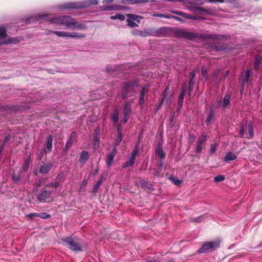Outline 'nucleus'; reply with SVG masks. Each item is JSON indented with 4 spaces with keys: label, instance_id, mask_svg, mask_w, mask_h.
<instances>
[{
    "label": "nucleus",
    "instance_id": "nucleus-1",
    "mask_svg": "<svg viewBox=\"0 0 262 262\" xmlns=\"http://www.w3.org/2000/svg\"><path fill=\"white\" fill-rule=\"evenodd\" d=\"M40 17L46 18L47 21L51 24L63 25L68 27L81 28V25H77V22L69 16H56L51 14L45 15Z\"/></svg>",
    "mask_w": 262,
    "mask_h": 262
},
{
    "label": "nucleus",
    "instance_id": "nucleus-2",
    "mask_svg": "<svg viewBox=\"0 0 262 262\" xmlns=\"http://www.w3.org/2000/svg\"><path fill=\"white\" fill-rule=\"evenodd\" d=\"M98 0H87L81 3H68L64 5L63 9H79L89 7L93 5H97Z\"/></svg>",
    "mask_w": 262,
    "mask_h": 262
},
{
    "label": "nucleus",
    "instance_id": "nucleus-3",
    "mask_svg": "<svg viewBox=\"0 0 262 262\" xmlns=\"http://www.w3.org/2000/svg\"><path fill=\"white\" fill-rule=\"evenodd\" d=\"M64 242L72 250L74 251H81V248L77 239L72 237H68L64 239Z\"/></svg>",
    "mask_w": 262,
    "mask_h": 262
},
{
    "label": "nucleus",
    "instance_id": "nucleus-4",
    "mask_svg": "<svg viewBox=\"0 0 262 262\" xmlns=\"http://www.w3.org/2000/svg\"><path fill=\"white\" fill-rule=\"evenodd\" d=\"M52 141L53 138L51 136H50L47 139L46 147L42 148L39 153L38 154V158L39 160H41L44 155L47 153L51 152L52 149Z\"/></svg>",
    "mask_w": 262,
    "mask_h": 262
},
{
    "label": "nucleus",
    "instance_id": "nucleus-5",
    "mask_svg": "<svg viewBox=\"0 0 262 262\" xmlns=\"http://www.w3.org/2000/svg\"><path fill=\"white\" fill-rule=\"evenodd\" d=\"M220 243L221 241L219 239H216L214 241L206 243L203 245L201 248L199 249L198 252L200 253H203L205 252L206 251L208 250L209 249L214 248H217L219 247Z\"/></svg>",
    "mask_w": 262,
    "mask_h": 262
},
{
    "label": "nucleus",
    "instance_id": "nucleus-6",
    "mask_svg": "<svg viewBox=\"0 0 262 262\" xmlns=\"http://www.w3.org/2000/svg\"><path fill=\"white\" fill-rule=\"evenodd\" d=\"M126 16H127V25L129 27L133 28L138 26L141 19L140 16L132 14H126Z\"/></svg>",
    "mask_w": 262,
    "mask_h": 262
},
{
    "label": "nucleus",
    "instance_id": "nucleus-7",
    "mask_svg": "<svg viewBox=\"0 0 262 262\" xmlns=\"http://www.w3.org/2000/svg\"><path fill=\"white\" fill-rule=\"evenodd\" d=\"M52 191H47L45 189L42 190L41 192L38 195L37 200L40 202H47L51 195H52Z\"/></svg>",
    "mask_w": 262,
    "mask_h": 262
},
{
    "label": "nucleus",
    "instance_id": "nucleus-8",
    "mask_svg": "<svg viewBox=\"0 0 262 262\" xmlns=\"http://www.w3.org/2000/svg\"><path fill=\"white\" fill-rule=\"evenodd\" d=\"M116 153L117 149L116 147H114L111 152L107 157L106 164L108 167L112 165Z\"/></svg>",
    "mask_w": 262,
    "mask_h": 262
},
{
    "label": "nucleus",
    "instance_id": "nucleus-9",
    "mask_svg": "<svg viewBox=\"0 0 262 262\" xmlns=\"http://www.w3.org/2000/svg\"><path fill=\"white\" fill-rule=\"evenodd\" d=\"M89 159V152L86 150L82 151L80 154L79 161L80 163L85 164Z\"/></svg>",
    "mask_w": 262,
    "mask_h": 262
},
{
    "label": "nucleus",
    "instance_id": "nucleus-10",
    "mask_svg": "<svg viewBox=\"0 0 262 262\" xmlns=\"http://www.w3.org/2000/svg\"><path fill=\"white\" fill-rule=\"evenodd\" d=\"M148 90V86H145L143 87L142 90L140 92V99H139V104L140 105H143L144 102V96L146 92H147Z\"/></svg>",
    "mask_w": 262,
    "mask_h": 262
},
{
    "label": "nucleus",
    "instance_id": "nucleus-11",
    "mask_svg": "<svg viewBox=\"0 0 262 262\" xmlns=\"http://www.w3.org/2000/svg\"><path fill=\"white\" fill-rule=\"evenodd\" d=\"M52 167V164L51 163H46L41 166L39 172L41 173H46Z\"/></svg>",
    "mask_w": 262,
    "mask_h": 262
},
{
    "label": "nucleus",
    "instance_id": "nucleus-12",
    "mask_svg": "<svg viewBox=\"0 0 262 262\" xmlns=\"http://www.w3.org/2000/svg\"><path fill=\"white\" fill-rule=\"evenodd\" d=\"M251 75V71L250 70H247L243 73V79L242 80V85L243 87L245 83H247L249 81L250 76Z\"/></svg>",
    "mask_w": 262,
    "mask_h": 262
},
{
    "label": "nucleus",
    "instance_id": "nucleus-13",
    "mask_svg": "<svg viewBox=\"0 0 262 262\" xmlns=\"http://www.w3.org/2000/svg\"><path fill=\"white\" fill-rule=\"evenodd\" d=\"M54 34L56 35L59 37H67L68 38H70V32L66 31H54L53 32Z\"/></svg>",
    "mask_w": 262,
    "mask_h": 262
},
{
    "label": "nucleus",
    "instance_id": "nucleus-14",
    "mask_svg": "<svg viewBox=\"0 0 262 262\" xmlns=\"http://www.w3.org/2000/svg\"><path fill=\"white\" fill-rule=\"evenodd\" d=\"M237 156L231 152H228L224 158V160L226 162L229 161H233L236 159Z\"/></svg>",
    "mask_w": 262,
    "mask_h": 262
},
{
    "label": "nucleus",
    "instance_id": "nucleus-15",
    "mask_svg": "<svg viewBox=\"0 0 262 262\" xmlns=\"http://www.w3.org/2000/svg\"><path fill=\"white\" fill-rule=\"evenodd\" d=\"M62 176L58 174L56 179V181L54 183H51L47 185L48 186L52 187L54 188H57L59 184V181L61 178Z\"/></svg>",
    "mask_w": 262,
    "mask_h": 262
},
{
    "label": "nucleus",
    "instance_id": "nucleus-16",
    "mask_svg": "<svg viewBox=\"0 0 262 262\" xmlns=\"http://www.w3.org/2000/svg\"><path fill=\"white\" fill-rule=\"evenodd\" d=\"M70 35L71 38H81L85 36V34L77 32H70Z\"/></svg>",
    "mask_w": 262,
    "mask_h": 262
},
{
    "label": "nucleus",
    "instance_id": "nucleus-17",
    "mask_svg": "<svg viewBox=\"0 0 262 262\" xmlns=\"http://www.w3.org/2000/svg\"><path fill=\"white\" fill-rule=\"evenodd\" d=\"M135 158H134V157L130 156L129 160L127 162L123 163V164L122 165V167L126 168V167H127L129 166H133L135 162Z\"/></svg>",
    "mask_w": 262,
    "mask_h": 262
},
{
    "label": "nucleus",
    "instance_id": "nucleus-18",
    "mask_svg": "<svg viewBox=\"0 0 262 262\" xmlns=\"http://www.w3.org/2000/svg\"><path fill=\"white\" fill-rule=\"evenodd\" d=\"M137 34H139V36L141 37H147L150 35H154V33L151 31H140V32H137Z\"/></svg>",
    "mask_w": 262,
    "mask_h": 262
},
{
    "label": "nucleus",
    "instance_id": "nucleus-19",
    "mask_svg": "<svg viewBox=\"0 0 262 262\" xmlns=\"http://www.w3.org/2000/svg\"><path fill=\"white\" fill-rule=\"evenodd\" d=\"M156 154L161 159H164L165 158V154H164L162 149L160 147H158L156 148Z\"/></svg>",
    "mask_w": 262,
    "mask_h": 262
},
{
    "label": "nucleus",
    "instance_id": "nucleus-20",
    "mask_svg": "<svg viewBox=\"0 0 262 262\" xmlns=\"http://www.w3.org/2000/svg\"><path fill=\"white\" fill-rule=\"evenodd\" d=\"M185 94V90H183L180 94L179 100H178V106L181 107L183 104V99Z\"/></svg>",
    "mask_w": 262,
    "mask_h": 262
},
{
    "label": "nucleus",
    "instance_id": "nucleus-21",
    "mask_svg": "<svg viewBox=\"0 0 262 262\" xmlns=\"http://www.w3.org/2000/svg\"><path fill=\"white\" fill-rule=\"evenodd\" d=\"M36 216H38L41 219H46L49 218L50 217V215L45 212L40 213H34V217Z\"/></svg>",
    "mask_w": 262,
    "mask_h": 262
},
{
    "label": "nucleus",
    "instance_id": "nucleus-22",
    "mask_svg": "<svg viewBox=\"0 0 262 262\" xmlns=\"http://www.w3.org/2000/svg\"><path fill=\"white\" fill-rule=\"evenodd\" d=\"M130 111V105L129 102H126L125 104L124 109H123V112L124 115H129Z\"/></svg>",
    "mask_w": 262,
    "mask_h": 262
},
{
    "label": "nucleus",
    "instance_id": "nucleus-23",
    "mask_svg": "<svg viewBox=\"0 0 262 262\" xmlns=\"http://www.w3.org/2000/svg\"><path fill=\"white\" fill-rule=\"evenodd\" d=\"M110 18L111 19H120L121 20H123L125 19V16L123 15L120 14H117L115 15L111 16L110 17Z\"/></svg>",
    "mask_w": 262,
    "mask_h": 262
},
{
    "label": "nucleus",
    "instance_id": "nucleus-24",
    "mask_svg": "<svg viewBox=\"0 0 262 262\" xmlns=\"http://www.w3.org/2000/svg\"><path fill=\"white\" fill-rule=\"evenodd\" d=\"M122 139V136L121 132L120 130H118V136H117V139L115 141V145H119L120 143V142H121Z\"/></svg>",
    "mask_w": 262,
    "mask_h": 262
},
{
    "label": "nucleus",
    "instance_id": "nucleus-25",
    "mask_svg": "<svg viewBox=\"0 0 262 262\" xmlns=\"http://www.w3.org/2000/svg\"><path fill=\"white\" fill-rule=\"evenodd\" d=\"M113 121L116 123L118 122L119 120V112L117 109H116L114 112V114L112 115V117Z\"/></svg>",
    "mask_w": 262,
    "mask_h": 262
},
{
    "label": "nucleus",
    "instance_id": "nucleus-26",
    "mask_svg": "<svg viewBox=\"0 0 262 262\" xmlns=\"http://www.w3.org/2000/svg\"><path fill=\"white\" fill-rule=\"evenodd\" d=\"M248 134H249V138H251L253 137L254 135V130L252 124H250L248 125Z\"/></svg>",
    "mask_w": 262,
    "mask_h": 262
},
{
    "label": "nucleus",
    "instance_id": "nucleus-27",
    "mask_svg": "<svg viewBox=\"0 0 262 262\" xmlns=\"http://www.w3.org/2000/svg\"><path fill=\"white\" fill-rule=\"evenodd\" d=\"M181 16L191 19H195L196 17L190 14L182 12Z\"/></svg>",
    "mask_w": 262,
    "mask_h": 262
},
{
    "label": "nucleus",
    "instance_id": "nucleus-28",
    "mask_svg": "<svg viewBox=\"0 0 262 262\" xmlns=\"http://www.w3.org/2000/svg\"><path fill=\"white\" fill-rule=\"evenodd\" d=\"M225 178L223 175H219L214 178V181L216 183L223 181Z\"/></svg>",
    "mask_w": 262,
    "mask_h": 262
},
{
    "label": "nucleus",
    "instance_id": "nucleus-29",
    "mask_svg": "<svg viewBox=\"0 0 262 262\" xmlns=\"http://www.w3.org/2000/svg\"><path fill=\"white\" fill-rule=\"evenodd\" d=\"M206 2L208 3H216L217 2L219 3H222L223 2V0H201L200 4H204Z\"/></svg>",
    "mask_w": 262,
    "mask_h": 262
},
{
    "label": "nucleus",
    "instance_id": "nucleus-30",
    "mask_svg": "<svg viewBox=\"0 0 262 262\" xmlns=\"http://www.w3.org/2000/svg\"><path fill=\"white\" fill-rule=\"evenodd\" d=\"M6 36V30L4 27L0 28V38H5Z\"/></svg>",
    "mask_w": 262,
    "mask_h": 262
},
{
    "label": "nucleus",
    "instance_id": "nucleus-31",
    "mask_svg": "<svg viewBox=\"0 0 262 262\" xmlns=\"http://www.w3.org/2000/svg\"><path fill=\"white\" fill-rule=\"evenodd\" d=\"M230 99V97L229 95H225V96L224 98V100H223V102L225 106H227L229 104Z\"/></svg>",
    "mask_w": 262,
    "mask_h": 262
},
{
    "label": "nucleus",
    "instance_id": "nucleus-32",
    "mask_svg": "<svg viewBox=\"0 0 262 262\" xmlns=\"http://www.w3.org/2000/svg\"><path fill=\"white\" fill-rule=\"evenodd\" d=\"M206 141V136L204 134H202L201 137L198 139V143L203 144Z\"/></svg>",
    "mask_w": 262,
    "mask_h": 262
},
{
    "label": "nucleus",
    "instance_id": "nucleus-33",
    "mask_svg": "<svg viewBox=\"0 0 262 262\" xmlns=\"http://www.w3.org/2000/svg\"><path fill=\"white\" fill-rule=\"evenodd\" d=\"M260 58L257 57L255 59V61L254 63V68L255 69H258L260 66Z\"/></svg>",
    "mask_w": 262,
    "mask_h": 262
},
{
    "label": "nucleus",
    "instance_id": "nucleus-34",
    "mask_svg": "<svg viewBox=\"0 0 262 262\" xmlns=\"http://www.w3.org/2000/svg\"><path fill=\"white\" fill-rule=\"evenodd\" d=\"M201 73L204 78H207L208 77L207 69L205 67L202 68Z\"/></svg>",
    "mask_w": 262,
    "mask_h": 262
},
{
    "label": "nucleus",
    "instance_id": "nucleus-35",
    "mask_svg": "<svg viewBox=\"0 0 262 262\" xmlns=\"http://www.w3.org/2000/svg\"><path fill=\"white\" fill-rule=\"evenodd\" d=\"M103 179H100L97 183L96 184H95V185L94 186V190H97L100 187V186L101 185V184H102V183L103 182Z\"/></svg>",
    "mask_w": 262,
    "mask_h": 262
},
{
    "label": "nucleus",
    "instance_id": "nucleus-36",
    "mask_svg": "<svg viewBox=\"0 0 262 262\" xmlns=\"http://www.w3.org/2000/svg\"><path fill=\"white\" fill-rule=\"evenodd\" d=\"M213 114L212 113H211L209 114V116L208 117V118L206 120V124L207 125H208L210 124V123L211 121L212 120V119H213Z\"/></svg>",
    "mask_w": 262,
    "mask_h": 262
},
{
    "label": "nucleus",
    "instance_id": "nucleus-37",
    "mask_svg": "<svg viewBox=\"0 0 262 262\" xmlns=\"http://www.w3.org/2000/svg\"><path fill=\"white\" fill-rule=\"evenodd\" d=\"M195 80L192 79H190L189 81V89L190 91L193 90V85L195 83Z\"/></svg>",
    "mask_w": 262,
    "mask_h": 262
},
{
    "label": "nucleus",
    "instance_id": "nucleus-38",
    "mask_svg": "<svg viewBox=\"0 0 262 262\" xmlns=\"http://www.w3.org/2000/svg\"><path fill=\"white\" fill-rule=\"evenodd\" d=\"M72 144V139H70L67 141V143L66 144V145H65L66 150L69 149L70 148Z\"/></svg>",
    "mask_w": 262,
    "mask_h": 262
},
{
    "label": "nucleus",
    "instance_id": "nucleus-39",
    "mask_svg": "<svg viewBox=\"0 0 262 262\" xmlns=\"http://www.w3.org/2000/svg\"><path fill=\"white\" fill-rule=\"evenodd\" d=\"M94 146L95 147H98L99 146V140L98 137L97 136L94 137Z\"/></svg>",
    "mask_w": 262,
    "mask_h": 262
},
{
    "label": "nucleus",
    "instance_id": "nucleus-40",
    "mask_svg": "<svg viewBox=\"0 0 262 262\" xmlns=\"http://www.w3.org/2000/svg\"><path fill=\"white\" fill-rule=\"evenodd\" d=\"M126 2H128V4L130 5L137 4L136 0H123L122 3L123 4H125Z\"/></svg>",
    "mask_w": 262,
    "mask_h": 262
},
{
    "label": "nucleus",
    "instance_id": "nucleus-41",
    "mask_svg": "<svg viewBox=\"0 0 262 262\" xmlns=\"http://www.w3.org/2000/svg\"><path fill=\"white\" fill-rule=\"evenodd\" d=\"M196 73V71L195 70H194L192 71H191L189 74L190 79H194V78L195 76Z\"/></svg>",
    "mask_w": 262,
    "mask_h": 262
},
{
    "label": "nucleus",
    "instance_id": "nucleus-42",
    "mask_svg": "<svg viewBox=\"0 0 262 262\" xmlns=\"http://www.w3.org/2000/svg\"><path fill=\"white\" fill-rule=\"evenodd\" d=\"M202 149V144H201L200 143H198V145L196 148V152H201Z\"/></svg>",
    "mask_w": 262,
    "mask_h": 262
},
{
    "label": "nucleus",
    "instance_id": "nucleus-43",
    "mask_svg": "<svg viewBox=\"0 0 262 262\" xmlns=\"http://www.w3.org/2000/svg\"><path fill=\"white\" fill-rule=\"evenodd\" d=\"M172 181L173 183L176 185H177V186L180 185L182 183V181L181 180H178L176 179L173 178V179H172Z\"/></svg>",
    "mask_w": 262,
    "mask_h": 262
},
{
    "label": "nucleus",
    "instance_id": "nucleus-44",
    "mask_svg": "<svg viewBox=\"0 0 262 262\" xmlns=\"http://www.w3.org/2000/svg\"><path fill=\"white\" fill-rule=\"evenodd\" d=\"M245 134V128L244 126H242L239 132V136L240 137H243Z\"/></svg>",
    "mask_w": 262,
    "mask_h": 262
},
{
    "label": "nucleus",
    "instance_id": "nucleus-45",
    "mask_svg": "<svg viewBox=\"0 0 262 262\" xmlns=\"http://www.w3.org/2000/svg\"><path fill=\"white\" fill-rule=\"evenodd\" d=\"M151 15L153 17H160V18H163V16H164V14H160V13H153Z\"/></svg>",
    "mask_w": 262,
    "mask_h": 262
},
{
    "label": "nucleus",
    "instance_id": "nucleus-46",
    "mask_svg": "<svg viewBox=\"0 0 262 262\" xmlns=\"http://www.w3.org/2000/svg\"><path fill=\"white\" fill-rule=\"evenodd\" d=\"M138 152V149L136 148L132 152L131 157H134V158L136 159V157Z\"/></svg>",
    "mask_w": 262,
    "mask_h": 262
},
{
    "label": "nucleus",
    "instance_id": "nucleus-47",
    "mask_svg": "<svg viewBox=\"0 0 262 262\" xmlns=\"http://www.w3.org/2000/svg\"><path fill=\"white\" fill-rule=\"evenodd\" d=\"M203 217L200 216L198 217L194 218L192 220V221L194 222H200L202 220Z\"/></svg>",
    "mask_w": 262,
    "mask_h": 262
},
{
    "label": "nucleus",
    "instance_id": "nucleus-48",
    "mask_svg": "<svg viewBox=\"0 0 262 262\" xmlns=\"http://www.w3.org/2000/svg\"><path fill=\"white\" fill-rule=\"evenodd\" d=\"M118 8L114 7L113 6H108L103 9L104 10H117Z\"/></svg>",
    "mask_w": 262,
    "mask_h": 262
},
{
    "label": "nucleus",
    "instance_id": "nucleus-49",
    "mask_svg": "<svg viewBox=\"0 0 262 262\" xmlns=\"http://www.w3.org/2000/svg\"><path fill=\"white\" fill-rule=\"evenodd\" d=\"M149 0H136L137 4H142L149 2Z\"/></svg>",
    "mask_w": 262,
    "mask_h": 262
},
{
    "label": "nucleus",
    "instance_id": "nucleus-50",
    "mask_svg": "<svg viewBox=\"0 0 262 262\" xmlns=\"http://www.w3.org/2000/svg\"><path fill=\"white\" fill-rule=\"evenodd\" d=\"M129 116V115H124V117H123V120L124 123L127 122V121H128Z\"/></svg>",
    "mask_w": 262,
    "mask_h": 262
},
{
    "label": "nucleus",
    "instance_id": "nucleus-51",
    "mask_svg": "<svg viewBox=\"0 0 262 262\" xmlns=\"http://www.w3.org/2000/svg\"><path fill=\"white\" fill-rule=\"evenodd\" d=\"M174 17V16H173V15L164 14L163 18H173Z\"/></svg>",
    "mask_w": 262,
    "mask_h": 262
},
{
    "label": "nucleus",
    "instance_id": "nucleus-52",
    "mask_svg": "<svg viewBox=\"0 0 262 262\" xmlns=\"http://www.w3.org/2000/svg\"><path fill=\"white\" fill-rule=\"evenodd\" d=\"M98 168H97L95 169H94L92 172H91V174H93V176H95L96 174H97L98 173Z\"/></svg>",
    "mask_w": 262,
    "mask_h": 262
},
{
    "label": "nucleus",
    "instance_id": "nucleus-53",
    "mask_svg": "<svg viewBox=\"0 0 262 262\" xmlns=\"http://www.w3.org/2000/svg\"><path fill=\"white\" fill-rule=\"evenodd\" d=\"M18 39H16V38H11L10 39V41L9 42H11V43H16L17 42H18Z\"/></svg>",
    "mask_w": 262,
    "mask_h": 262
},
{
    "label": "nucleus",
    "instance_id": "nucleus-54",
    "mask_svg": "<svg viewBox=\"0 0 262 262\" xmlns=\"http://www.w3.org/2000/svg\"><path fill=\"white\" fill-rule=\"evenodd\" d=\"M113 2V0H103L104 4H110Z\"/></svg>",
    "mask_w": 262,
    "mask_h": 262
},
{
    "label": "nucleus",
    "instance_id": "nucleus-55",
    "mask_svg": "<svg viewBox=\"0 0 262 262\" xmlns=\"http://www.w3.org/2000/svg\"><path fill=\"white\" fill-rule=\"evenodd\" d=\"M172 12L176 14H177L178 15H180V16H181L182 15V12H180V11H172Z\"/></svg>",
    "mask_w": 262,
    "mask_h": 262
},
{
    "label": "nucleus",
    "instance_id": "nucleus-56",
    "mask_svg": "<svg viewBox=\"0 0 262 262\" xmlns=\"http://www.w3.org/2000/svg\"><path fill=\"white\" fill-rule=\"evenodd\" d=\"M28 165H29V163L26 162L25 164V165L23 167L24 170H26L28 169V168L29 167Z\"/></svg>",
    "mask_w": 262,
    "mask_h": 262
},
{
    "label": "nucleus",
    "instance_id": "nucleus-57",
    "mask_svg": "<svg viewBox=\"0 0 262 262\" xmlns=\"http://www.w3.org/2000/svg\"><path fill=\"white\" fill-rule=\"evenodd\" d=\"M215 150H216V146H214L212 147V148H211L210 152L211 153H214V152H215Z\"/></svg>",
    "mask_w": 262,
    "mask_h": 262
},
{
    "label": "nucleus",
    "instance_id": "nucleus-58",
    "mask_svg": "<svg viewBox=\"0 0 262 262\" xmlns=\"http://www.w3.org/2000/svg\"><path fill=\"white\" fill-rule=\"evenodd\" d=\"M173 19H176V20H177L178 21H183V20L181 18L178 17L177 16H174V17H173Z\"/></svg>",
    "mask_w": 262,
    "mask_h": 262
},
{
    "label": "nucleus",
    "instance_id": "nucleus-59",
    "mask_svg": "<svg viewBox=\"0 0 262 262\" xmlns=\"http://www.w3.org/2000/svg\"><path fill=\"white\" fill-rule=\"evenodd\" d=\"M189 140H191L192 142L194 141L195 140V137L193 136H190L189 137Z\"/></svg>",
    "mask_w": 262,
    "mask_h": 262
},
{
    "label": "nucleus",
    "instance_id": "nucleus-60",
    "mask_svg": "<svg viewBox=\"0 0 262 262\" xmlns=\"http://www.w3.org/2000/svg\"><path fill=\"white\" fill-rule=\"evenodd\" d=\"M137 32H140V31H134L133 32V34L134 35H136V36H139V34H137Z\"/></svg>",
    "mask_w": 262,
    "mask_h": 262
},
{
    "label": "nucleus",
    "instance_id": "nucleus-61",
    "mask_svg": "<svg viewBox=\"0 0 262 262\" xmlns=\"http://www.w3.org/2000/svg\"><path fill=\"white\" fill-rule=\"evenodd\" d=\"M143 185L144 186H145V185H148V187L149 188L150 186H151V185L150 184H148L147 183H145V184H143Z\"/></svg>",
    "mask_w": 262,
    "mask_h": 262
},
{
    "label": "nucleus",
    "instance_id": "nucleus-62",
    "mask_svg": "<svg viewBox=\"0 0 262 262\" xmlns=\"http://www.w3.org/2000/svg\"><path fill=\"white\" fill-rule=\"evenodd\" d=\"M100 179H103L104 181L105 179V178L104 177L101 176Z\"/></svg>",
    "mask_w": 262,
    "mask_h": 262
},
{
    "label": "nucleus",
    "instance_id": "nucleus-63",
    "mask_svg": "<svg viewBox=\"0 0 262 262\" xmlns=\"http://www.w3.org/2000/svg\"><path fill=\"white\" fill-rule=\"evenodd\" d=\"M149 1L154 2H155L156 1H155V0H149Z\"/></svg>",
    "mask_w": 262,
    "mask_h": 262
},
{
    "label": "nucleus",
    "instance_id": "nucleus-64",
    "mask_svg": "<svg viewBox=\"0 0 262 262\" xmlns=\"http://www.w3.org/2000/svg\"><path fill=\"white\" fill-rule=\"evenodd\" d=\"M14 180H16H16H19V179H17H17H15V178H14Z\"/></svg>",
    "mask_w": 262,
    "mask_h": 262
}]
</instances>
